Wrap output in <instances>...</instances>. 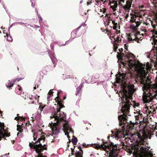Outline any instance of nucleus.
<instances>
[{
	"mask_svg": "<svg viewBox=\"0 0 157 157\" xmlns=\"http://www.w3.org/2000/svg\"><path fill=\"white\" fill-rule=\"evenodd\" d=\"M40 97V95H38L37 94H36V95H35L33 97H32L30 99H31V100H33V101H32L31 103H34V101L33 100V98H34L35 99H36L37 101H38L39 99V98ZM38 102V101H37Z\"/></svg>",
	"mask_w": 157,
	"mask_h": 157,
	"instance_id": "22",
	"label": "nucleus"
},
{
	"mask_svg": "<svg viewBox=\"0 0 157 157\" xmlns=\"http://www.w3.org/2000/svg\"><path fill=\"white\" fill-rule=\"evenodd\" d=\"M86 145V144H83V145L84 146H85V145Z\"/></svg>",
	"mask_w": 157,
	"mask_h": 157,
	"instance_id": "57",
	"label": "nucleus"
},
{
	"mask_svg": "<svg viewBox=\"0 0 157 157\" xmlns=\"http://www.w3.org/2000/svg\"><path fill=\"white\" fill-rule=\"evenodd\" d=\"M15 141L14 140H13V141H12V143L13 144L14 143V142Z\"/></svg>",
	"mask_w": 157,
	"mask_h": 157,
	"instance_id": "54",
	"label": "nucleus"
},
{
	"mask_svg": "<svg viewBox=\"0 0 157 157\" xmlns=\"http://www.w3.org/2000/svg\"><path fill=\"white\" fill-rule=\"evenodd\" d=\"M82 25H81L77 28L76 29L72 32L71 33V36H73V39L76 37V36H75V35L77 33L78 30L81 28Z\"/></svg>",
	"mask_w": 157,
	"mask_h": 157,
	"instance_id": "21",
	"label": "nucleus"
},
{
	"mask_svg": "<svg viewBox=\"0 0 157 157\" xmlns=\"http://www.w3.org/2000/svg\"><path fill=\"white\" fill-rule=\"evenodd\" d=\"M3 7H4V9H5V8L4 7V5L3 6Z\"/></svg>",
	"mask_w": 157,
	"mask_h": 157,
	"instance_id": "63",
	"label": "nucleus"
},
{
	"mask_svg": "<svg viewBox=\"0 0 157 157\" xmlns=\"http://www.w3.org/2000/svg\"><path fill=\"white\" fill-rule=\"evenodd\" d=\"M56 121V122H52L51 123L53 124L55 126L53 128L54 130L56 131V133H57L59 132V131L61 128V126H60V124H61L62 126H63L65 129L67 130L68 129V128L67 126V124L63 123V121H66V119L64 120H60L59 121L57 122V120L56 119H54Z\"/></svg>",
	"mask_w": 157,
	"mask_h": 157,
	"instance_id": "6",
	"label": "nucleus"
},
{
	"mask_svg": "<svg viewBox=\"0 0 157 157\" xmlns=\"http://www.w3.org/2000/svg\"><path fill=\"white\" fill-rule=\"evenodd\" d=\"M151 89L155 93L153 96L150 92L151 90L149 89L147 86H144L143 87V93L142 98L144 103H149L153 99H157V82L156 84H153Z\"/></svg>",
	"mask_w": 157,
	"mask_h": 157,
	"instance_id": "5",
	"label": "nucleus"
},
{
	"mask_svg": "<svg viewBox=\"0 0 157 157\" xmlns=\"http://www.w3.org/2000/svg\"><path fill=\"white\" fill-rule=\"evenodd\" d=\"M78 148H79L80 149V151H82V150L81 149L82 147H81V146H78Z\"/></svg>",
	"mask_w": 157,
	"mask_h": 157,
	"instance_id": "44",
	"label": "nucleus"
},
{
	"mask_svg": "<svg viewBox=\"0 0 157 157\" xmlns=\"http://www.w3.org/2000/svg\"><path fill=\"white\" fill-rule=\"evenodd\" d=\"M18 134H19V133H17V136H18Z\"/></svg>",
	"mask_w": 157,
	"mask_h": 157,
	"instance_id": "64",
	"label": "nucleus"
},
{
	"mask_svg": "<svg viewBox=\"0 0 157 157\" xmlns=\"http://www.w3.org/2000/svg\"><path fill=\"white\" fill-rule=\"evenodd\" d=\"M118 50L120 52V54H119L118 55H117V57L118 59H120L122 61L124 60L125 62H123L122 61V64L124 66L127 67L128 66V65L127 63V62L125 61V60L124 59H123V55H124V57L127 56L129 54H132L131 53H126L125 54H124L123 53H121L123 51V49L122 48H119Z\"/></svg>",
	"mask_w": 157,
	"mask_h": 157,
	"instance_id": "11",
	"label": "nucleus"
},
{
	"mask_svg": "<svg viewBox=\"0 0 157 157\" xmlns=\"http://www.w3.org/2000/svg\"><path fill=\"white\" fill-rule=\"evenodd\" d=\"M106 12V10H104L103 11V15H102L100 16L103 18L104 17H105V19H104V22L105 25H109L110 22V21L109 20V18H108V16H107V17L106 14L105 13Z\"/></svg>",
	"mask_w": 157,
	"mask_h": 157,
	"instance_id": "15",
	"label": "nucleus"
},
{
	"mask_svg": "<svg viewBox=\"0 0 157 157\" xmlns=\"http://www.w3.org/2000/svg\"><path fill=\"white\" fill-rule=\"evenodd\" d=\"M140 150L142 154L140 157H152L153 156L152 152L144 147H141Z\"/></svg>",
	"mask_w": 157,
	"mask_h": 157,
	"instance_id": "9",
	"label": "nucleus"
},
{
	"mask_svg": "<svg viewBox=\"0 0 157 157\" xmlns=\"http://www.w3.org/2000/svg\"><path fill=\"white\" fill-rule=\"evenodd\" d=\"M147 57L148 58H150V56H147Z\"/></svg>",
	"mask_w": 157,
	"mask_h": 157,
	"instance_id": "56",
	"label": "nucleus"
},
{
	"mask_svg": "<svg viewBox=\"0 0 157 157\" xmlns=\"http://www.w3.org/2000/svg\"><path fill=\"white\" fill-rule=\"evenodd\" d=\"M17 131H19L20 132H22L23 131V129H22L20 127V125H17Z\"/></svg>",
	"mask_w": 157,
	"mask_h": 157,
	"instance_id": "30",
	"label": "nucleus"
},
{
	"mask_svg": "<svg viewBox=\"0 0 157 157\" xmlns=\"http://www.w3.org/2000/svg\"><path fill=\"white\" fill-rule=\"evenodd\" d=\"M130 23V28L134 30H136L137 29L138 27L140 25L137 22L134 21L133 22H129Z\"/></svg>",
	"mask_w": 157,
	"mask_h": 157,
	"instance_id": "17",
	"label": "nucleus"
},
{
	"mask_svg": "<svg viewBox=\"0 0 157 157\" xmlns=\"http://www.w3.org/2000/svg\"><path fill=\"white\" fill-rule=\"evenodd\" d=\"M20 119L21 120L24 119V118H23V117H16L14 118V119L16 120L17 121L20 120Z\"/></svg>",
	"mask_w": 157,
	"mask_h": 157,
	"instance_id": "31",
	"label": "nucleus"
},
{
	"mask_svg": "<svg viewBox=\"0 0 157 157\" xmlns=\"http://www.w3.org/2000/svg\"><path fill=\"white\" fill-rule=\"evenodd\" d=\"M52 56H53V57L55 58V59H56V58L55 57V54H53V55H52Z\"/></svg>",
	"mask_w": 157,
	"mask_h": 157,
	"instance_id": "52",
	"label": "nucleus"
},
{
	"mask_svg": "<svg viewBox=\"0 0 157 157\" xmlns=\"http://www.w3.org/2000/svg\"><path fill=\"white\" fill-rule=\"evenodd\" d=\"M10 136V134H8L4 128L2 130H0V140H1L2 138H4L5 137H8Z\"/></svg>",
	"mask_w": 157,
	"mask_h": 157,
	"instance_id": "16",
	"label": "nucleus"
},
{
	"mask_svg": "<svg viewBox=\"0 0 157 157\" xmlns=\"http://www.w3.org/2000/svg\"><path fill=\"white\" fill-rule=\"evenodd\" d=\"M62 91L60 90H58V92H57V98L58 97H59V94H60L61 93H62Z\"/></svg>",
	"mask_w": 157,
	"mask_h": 157,
	"instance_id": "36",
	"label": "nucleus"
},
{
	"mask_svg": "<svg viewBox=\"0 0 157 157\" xmlns=\"http://www.w3.org/2000/svg\"><path fill=\"white\" fill-rule=\"evenodd\" d=\"M82 151H78L75 153L76 157H81L82 156Z\"/></svg>",
	"mask_w": 157,
	"mask_h": 157,
	"instance_id": "25",
	"label": "nucleus"
},
{
	"mask_svg": "<svg viewBox=\"0 0 157 157\" xmlns=\"http://www.w3.org/2000/svg\"><path fill=\"white\" fill-rule=\"evenodd\" d=\"M71 141L72 143L74 144H76V143L77 142L78 140L74 136H73V138L71 140Z\"/></svg>",
	"mask_w": 157,
	"mask_h": 157,
	"instance_id": "26",
	"label": "nucleus"
},
{
	"mask_svg": "<svg viewBox=\"0 0 157 157\" xmlns=\"http://www.w3.org/2000/svg\"><path fill=\"white\" fill-rule=\"evenodd\" d=\"M120 35L118 33H115L113 35L111 36L110 37V38L111 39L112 42L115 43V44L119 43V41L121 40L120 37L119 36Z\"/></svg>",
	"mask_w": 157,
	"mask_h": 157,
	"instance_id": "12",
	"label": "nucleus"
},
{
	"mask_svg": "<svg viewBox=\"0 0 157 157\" xmlns=\"http://www.w3.org/2000/svg\"><path fill=\"white\" fill-rule=\"evenodd\" d=\"M43 109V108L40 105L37 111L35 113L33 114V117H35V118L37 120H40L41 117L40 113Z\"/></svg>",
	"mask_w": 157,
	"mask_h": 157,
	"instance_id": "13",
	"label": "nucleus"
},
{
	"mask_svg": "<svg viewBox=\"0 0 157 157\" xmlns=\"http://www.w3.org/2000/svg\"><path fill=\"white\" fill-rule=\"evenodd\" d=\"M139 33V35L138 36V38H137V39H139L140 40V41H141L142 40V38L141 37H140V33L138 32Z\"/></svg>",
	"mask_w": 157,
	"mask_h": 157,
	"instance_id": "38",
	"label": "nucleus"
},
{
	"mask_svg": "<svg viewBox=\"0 0 157 157\" xmlns=\"http://www.w3.org/2000/svg\"><path fill=\"white\" fill-rule=\"evenodd\" d=\"M139 35V33L138 32L131 33L128 36V40L127 43H128L132 41H135L137 42V43H140V40L136 39L138 38V36Z\"/></svg>",
	"mask_w": 157,
	"mask_h": 157,
	"instance_id": "10",
	"label": "nucleus"
},
{
	"mask_svg": "<svg viewBox=\"0 0 157 157\" xmlns=\"http://www.w3.org/2000/svg\"><path fill=\"white\" fill-rule=\"evenodd\" d=\"M116 79L117 82L121 83V90L120 92L121 93L123 101L119 108L122 114H119L121 112L118 113L119 124L122 129L115 130V134L111 136V137L117 140L120 138H124L125 136H128L127 132H128L132 130V128L129 126L126 128L127 125L126 123L127 117L126 114L129 115L130 107L132 105L131 102L132 101V96L135 91V89L133 84L130 85L128 86L126 85V77L124 74L120 75L119 76L117 77Z\"/></svg>",
	"mask_w": 157,
	"mask_h": 157,
	"instance_id": "1",
	"label": "nucleus"
},
{
	"mask_svg": "<svg viewBox=\"0 0 157 157\" xmlns=\"http://www.w3.org/2000/svg\"><path fill=\"white\" fill-rule=\"evenodd\" d=\"M114 144L113 143H111L110 144V145L112 147H113L114 146Z\"/></svg>",
	"mask_w": 157,
	"mask_h": 157,
	"instance_id": "46",
	"label": "nucleus"
},
{
	"mask_svg": "<svg viewBox=\"0 0 157 157\" xmlns=\"http://www.w3.org/2000/svg\"><path fill=\"white\" fill-rule=\"evenodd\" d=\"M33 140L35 141L36 139L37 135L36 133H33Z\"/></svg>",
	"mask_w": 157,
	"mask_h": 157,
	"instance_id": "33",
	"label": "nucleus"
},
{
	"mask_svg": "<svg viewBox=\"0 0 157 157\" xmlns=\"http://www.w3.org/2000/svg\"><path fill=\"white\" fill-rule=\"evenodd\" d=\"M2 112L1 110H0V113H1Z\"/></svg>",
	"mask_w": 157,
	"mask_h": 157,
	"instance_id": "61",
	"label": "nucleus"
},
{
	"mask_svg": "<svg viewBox=\"0 0 157 157\" xmlns=\"http://www.w3.org/2000/svg\"><path fill=\"white\" fill-rule=\"evenodd\" d=\"M83 86V83H81L80 85L77 88L75 94L76 96L80 95L81 93V89Z\"/></svg>",
	"mask_w": 157,
	"mask_h": 157,
	"instance_id": "18",
	"label": "nucleus"
},
{
	"mask_svg": "<svg viewBox=\"0 0 157 157\" xmlns=\"http://www.w3.org/2000/svg\"><path fill=\"white\" fill-rule=\"evenodd\" d=\"M22 88L21 87L18 85L16 88L15 92L17 94L19 95H21L22 93Z\"/></svg>",
	"mask_w": 157,
	"mask_h": 157,
	"instance_id": "20",
	"label": "nucleus"
},
{
	"mask_svg": "<svg viewBox=\"0 0 157 157\" xmlns=\"http://www.w3.org/2000/svg\"><path fill=\"white\" fill-rule=\"evenodd\" d=\"M144 134L142 133V135H141L139 133H137L136 134V135L137 136V138L140 140H142L143 139L142 136Z\"/></svg>",
	"mask_w": 157,
	"mask_h": 157,
	"instance_id": "28",
	"label": "nucleus"
},
{
	"mask_svg": "<svg viewBox=\"0 0 157 157\" xmlns=\"http://www.w3.org/2000/svg\"><path fill=\"white\" fill-rule=\"evenodd\" d=\"M44 137H42L38 138V140L35 142L32 141L29 142V146L30 148L34 149L36 153L39 154L37 157H47L45 155H43L42 152L44 150L47 149L46 145L42 144V143L45 140Z\"/></svg>",
	"mask_w": 157,
	"mask_h": 157,
	"instance_id": "4",
	"label": "nucleus"
},
{
	"mask_svg": "<svg viewBox=\"0 0 157 157\" xmlns=\"http://www.w3.org/2000/svg\"><path fill=\"white\" fill-rule=\"evenodd\" d=\"M14 23L19 24H25V23L21 22H14Z\"/></svg>",
	"mask_w": 157,
	"mask_h": 157,
	"instance_id": "40",
	"label": "nucleus"
},
{
	"mask_svg": "<svg viewBox=\"0 0 157 157\" xmlns=\"http://www.w3.org/2000/svg\"><path fill=\"white\" fill-rule=\"evenodd\" d=\"M6 36H7V41L10 42H11L12 41L13 39L10 36H9L8 34L7 33H6Z\"/></svg>",
	"mask_w": 157,
	"mask_h": 157,
	"instance_id": "29",
	"label": "nucleus"
},
{
	"mask_svg": "<svg viewBox=\"0 0 157 157\" xmlns=\"http://www.w3.org/2000/svg\"><path fill=\"white\" fill-rule=\"evenodd\" d=\"M38 85H35V86L34 87V89H36V87H38Z\"/></svg>",
	"mask_w": 157,
	"mask_h": 157,
	"instance_id": "42",
	"label": "nucleus"
},
{
	"mask_svg": "<svg viewBox=\"0 0 157 157\" xmlns=\"http://www.w3.org/2000/svg\"><path fill=\"white\" fill-rule=\"evenodd\" d=\"M38 16L39 18V22H40V21H42V19L40 15H38Z\"/></svg>",
	"mask_w": 157,
	"mask_h": 157,
	"instance_id": "35",
	"label": "nucleus"
},
{
	"mask_svg": "<svg viewBox=\"0 0 157 157\" xmlns=\"http://www.w3.org/2000/svg\"><path fill=\"white\" fill-rule=\"evenodd\" d=\"M120 1L124 2V0H120Z\"/></svg>",
	"mask_w": 157,
	"mask_h": 157,
	"instance_id": "55",
	"label": "nucleus"
},
{
	"mask_svg": "<svg viewBox=\"0 0 157 157\" xmlns=\"http://www.w3.org/2000/svg\"><path fill=\"white\" fill-rule=\"evenodd\" d=\"M154 57H155V58H156L157 57V56H154ZM154 58L155 59V57H154Z\"/></svg>",
	"mask_w": 157,
	"mask_h": 157,
	"instance_id": "59",
	"label": "nucleus"
},
{
	"mask_svg": "<svg viewBox=\"0 0 157 157\" xmlns=\"http://www.w3.org/2000/svg\"><path fill=\"white\" fill-rule=\"evenodd\" d=\"M109 136H108V137H107V138H108V139H109Z\"/></svg>",
	"mask_w": 157,
	"mask_h": 157,
	"instance_id": "60",
	"label": "nucleus"
},
{
	"mask_svg": "<svg viewBox=\"0 0 157 157\" xmlns=\"http://www.w3.org/2000/svg\"><path fill=\"white\" fill-rule=\"evenodd\" d=\"M35 11H36V13L37 16H38V15H39L38 14V11L36 9V10H35Z\"/></svg>",
	"mask_w": 157,
	"mask_h": 157,
	"instance_id": "48",
	"label": "nucleus"
},
{
	"mask_svg": "<svg viewBox=\"0 0 157 157\" xmlns=\"http://www.w3.org/2000/svg\"><path fill=\"white\" fill-rule=\"evenodd\" d=\"M112 23L113 24H115V22L114 21H112Z\"/></svg>",
	"mask_w": 157,
	"mask_h": 157,
	"instance_id": "51",
	"label": "nucleus"
},
{
	"mask_svg": "<svg viewBox=\"0 0 157 157\" xmlns=\"http://www.w3.org/2000/svg\"><path fill=\"white\" fill-rule=\"evenodd\" d=\"M31 2V6H32L33 7H34V6H35V4H33V2L32 1V0H31L30 1Z\"/></svg>",
	"mask_w": 157,
	"mask_h": 157,
	"instance_id": "37",
	"label": "nucleus"
},
{
	"mask_svg": "<svg viewBox=\"0 0 157 157\" xmlns=\"http://www.w3.org/2000/svg\"><path fill=\"white\" fill-rule=\"evenodd\" d=\"M122 56L123 59L127 62L128 66L132 70L136 71L141 81L144 80L147 73V67L148 68L149 66V62L147 63V65L146 66L145 64H143L136 59L135 56L132 54H130L125 57H124V55Z\"/></svg>",
	"mask_w": 157,
	"mask_h": 157,
	"instance_id": "2",
	"label": "nucleus"
},
{
	"mask_svg": "<svg viewBox=\"0 0 157 157\" xmlns=\"http://www.w3.org/2000/svg\"><path fill=\"white\" fill-rule=\"evenodd\" d=\"M118 4L122 5L119 2L117 1H113L110 3V8L113 10V12H114L116 10V8ZM120 6H121V5Z\"/></svg>",
	"mask_w": 157,
	"mask_h": 157,
	"instance_id": "14",
	"label": "nucleus"
},
{
	"mask_svg": "<svg viewBox=\"0 0 157 157\" xmlns=\"http://www.w3.org/2000/svg\"><path fill=\"white\" fill-rule=\"evenodd\" d=\"M4 125V123H1L0 124V127H3Z\"/></svg>",
	"mask_w": 157,
	"mask_h": 157,
	"instance_id": "41",
	"label": "nucleus"
},
{
	"mask_svg": "<svg viewBox=\"0 0 157 157\" xmlns=\"http://www.w3.org/2000/svg\"><path fill=\"white\" fill-rule=\"evenodd\" d=\"M136 115H135L136 118L137 120L139 119V117H141V115L140 113L139 112H136V113H135Z\"/></svg>",
	"mask_w": 157,
	"mask_h": 157,
	"instance_id": "27",
	"label": "nucleus"
},
{
	"mask_svg": "<svg viewBox=\"0 0 157 157\" xmlns=\"http://www.w3.org/2000/svg\"><path fill=\"white\" fill-rule=\"evenodd\" d=\"M66 98L65 97H64V99H66Z\"/></svg>",
	"mask_w": 157,
	"mask_h": 157,
	"instance_id": "62",
	"label": "nucleus"
},
{
	"mask_svg": "<svg viewBox=\"0 0 157 157\" xmlns=\"http://www.w3.org/2000/svg\"><path fill=\"white\" fill-rule=\"evenodd\" d=\"M87 3L88 5H89V4H90L89 2H87Z\"/></svg>",
	"mask_w": 157,
	"mask_h": 157,
	"instance_id": "58",
	"label": "nucleus"
},
{
	"mask_svg": "<svg viewBox=\"0 0 157 157\" xmlns=\"http://www.w3.org/2000/svg\"><path fill=\"white\" fill-rule=\"evenodd\" d=\"M130 19L129 22H133L134 21L137 22L140 25L142 20V17L141 16L138 15L135 13H131L130 14Z\"/></svg>",
	"mask_w": 157,
	"mask_h": 157,
	"instance_id": "8",
	"label": "nucleus"
},
{
	"mask_svg": "<svg viewBox=\"0 0 157 157\" xmlns=\"http://www.w3.org/2000/svg\"><path fill=\"white\" fill-rule=\"evenodd\" d=\"M112 148H115L117 149V144H114V146Z\"/></svg>",
	"mask_w": 157,
	"mask_h": 157,
	"instance_id": "43",
	"label": "nucleus"
},
{
	"mask_svg": "<svg viewBox=\"0 0 157 157\" xmlns=\"http://www.w3.org/2000/svg\"><path fill=\"white\" fill-rule=\"evenodd\" d=\"M140 105V104L138 103H135L134 104V105H133V106L135 108L136 106L138 107Z\"/></svg>",
	"mask_w": 157,
	"mask_h": 157,
	"instance_id": "34",
	"label": "nucleus"
},
{
	"mask_svg": "<svg viewBox=\"0 0 157 157\" xmlns=\"http://www.w3.org/2000/svg\"><path fill=\"white\" fill-rule=\"evenodd\" d=\"M104 0H95V1L97 2H100V1H103Z\"/></svg>",
	"mask_w": 157,
	"mask_h": 157,
	"instance_id": "49",
	"label": "nucleus"
},
{
	"mask_svg": "<svg viewBox=\"0 0 157 157\" xmlns=\"http://www.w3.org/2000/svg\"><path fill=\"white\" fill-rule=\"evenodd\" d=\"M17 81V79H14L12 81L9 80L7 83L6 84V86L7 88H10L12 87L14 82Z\"/></svg>",
	"mask_w": 157,
	"mask_h": 157,
	"instance_id": "19",
	"label": "nucleus"
},
{
	"mask_svg": "<svg viewBox=\"0 0 157 157\" xmlns=\"http://www.w3.org/2000/svg\"><path fill=\"white\" fill-rule=\"evenodd\" d=\"M124 45L125 46V49H126L127 48V47L126 46V44H124Z\"/></svg>",
	"mask_w": 157,
	"mask_h": 157,
	"instance_id": "50",
	"label": "nucleus"
},
{
	"mask_svg": "<svg viewBox=\"0 0 157 157\" xmlns=\"http://www.w3.org/2000/svg\"><path fill=\"white\" fill-rule=\"evenodd\" d=\"M100 147H101L103 150L107 152H108L109 151L106 150L107 148H108L109 151H111L109 152V157H117V155L116 153V152L115 151L116 150V148H112L108 145L106 146L104 145V147L103 145L102 144L100 146Z\"/></svg>",
	"mask_w": 157,
	"mask_h": 157,
	"instance_id": "7",
	"label": "nucleus"
},
{
	"mask_svg": "<svg viewBox=\"0 0 157 157\" xmlns=\"http://www.w3.org/2000/svg\"><path fill=\"white\" fill-rule=\"evenodd\" d=\"M15 79H17V81L18 82L20 81V80H21L22 79L21 78H17Z\"/></svg>",
	"mask_w": 157,
	"mask_h": 157,
	"instance_id": "45",
	"label": "nucleus"
},
{
	"mask_svg": "<svg viewBox=\"0 0 157 157\" xmlns=\"http://www.w3.org/2000/svg\"><path fill=\"white\" fill-rule=\"evenodd\" d=\"M53 94V91L52 90H50L48 93V96L47 97V100L48 101L51 100V97L52 96V94Z\"/></svg>",
	"mask_w": 157,
	"mask_h": 157,
	"instance_id": "23",
	"label": "nucleus"
},
{
	"mask_svg": "<svg viewBox=\"0 0 157 157\" xmlns=\"http://www.w3.org/2000/svg\"><path fill=\"white\" fill-rule=\"evenodd\" d=\"M55 136V135L54 134H50L49 135H48L49 139H51V142L54 141V140L55 138V136Z\"/></svg>",
	"mask_w": 157,
	"mask_h": 157,
	"instance_id": "24",
	"label": "nucleus"
},
{
	"mask_svg": "<svg viewBox=\"0 0 157 157\" xmlns=\"http://www.w3.org/2000/svg\"><path fill=\"white\" fill-rule=\"evenodd\" d=\"M49 56H50V55H49ZM50 56V58H51V60H52V61L53 64H54V67H55V64H56V59L55 60H53L52 59V58Z\"/></svg>",
	"mask_w": 157,
	"mask_h": 157,
	"instance_id": "32",
	"label": "nucleus"
},
{
	"mask_svg": "<svg viewBox=\"0 0 157 157\" xmlns=\"http://www.w3.org/2000/svg\"><path fill=\"white\" fill-rule=\"evenodd\" d=\"M57 108L55 109L53 107L49 106L41 107L43 108L42 110L43 111L44 114H47L51 113V115L50 118L52 119L54 118L57 120V122L60 120H65L66 119V114L64 112L60 111V109L64 107L62 103L59 101L57 102Z\"/></svg>",
	"mask_w": 157,
	"mask_h": 157,
	"instance_id": "3",
	"label": "nucleus"
},
{
	"mask_svg": "<svg viewBox=\"0 0 157 157\" xmlns=\"http://www.w3.org/2000/svg\"><path fill=\"white\" fill-rule=\"evenodd\" d=\"M114 47V49H115V51H116V49L118 47L117 45H115V44L113 45Z\"/></svg>",
	"mask_w": 157,
	"mask_h": 157,
	"instance_id": "39",
	"label": "nucleus"
},
{
	"mask_svg": "<svg viewBox=\"0 0 157 157\" xmlns=\"http://www.w3.org/2000/svg\"><path fill=\"white\" fill-rule=\"evenodd\" d=\"M15 24H16V23H13V24H12V25H11L10 26V27H9V30L10 29V28H11V27H12V26H13V25Z\"/></svg>",
	"mask_w": 157,
	"mask_h": 157,
	"instance_id": "47",
	"label": "nucleus"
},
{
	"mask_svg": "<svg viewBox=\"0 0 157 157\" xmlns=\"http://www.w3.org/2000/svg\"><path fill=\"white\" fill-rule=\"evenodd\" d=\"M9 155V153H8V154H6L5 155V156H7V155Z\"/></svg>",
	"mask_w": 157,
	"mask_h": 157,
	"instance_id": "53",
	"label": "nucleus"
}]
</instances>
